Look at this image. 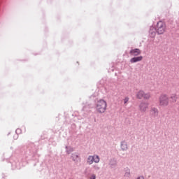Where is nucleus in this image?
Masks as SVG:
<instances>
[{
    "instance_id": "f257e3e1",
    "label": "nucleus",
    "mask_w": 179,
    "mask_h": 179,
    "mask_svg": "<svg viewBox=\"0 0 179 179\" xmlns=\"http://www.w3.org/2000/svg\"><path fill=\"white\" fill-rule=\"evenodd\" d=\"M155 30L157 34H164V33H166V30H167L166 22L159 21L155 26Z\"/></svg>"
},
{
    "instance_id": "f03ea898",
    "label": "nucleus",
    "mask_w": 179,
    "mask_h": 179,
    "mask_svg": "<svg viewBox=\"0 0 179 179\" xmlns=\"http://www.w3.org/2000/svg\"><path fill=\"white\" fill-rule=\"evenodd\" d=\"M169 103V96L166 94H162L158 99V104L160 107H167Z\"/></svg>"
},
{
    "instance_id": "7ed1b4c3",
    "label": "nucleus",
    "mask_w": 179,
    "mask_h": 179,
    "mask_svg": "<svg viewBox=\"0 0 179 179\" xmlns=\"http://www.w3.org/2000/svg\"><path fill=\"white\" fill-rule=\"evenodd\" d=\"M96 111L98 113H106L107 110V102L104 99H101L96 103Z\"/></svg>"
},
{
    "instance_id": "20e7f679",
    "label": "nucleus",
    "mask_w": 179,
    "mask_h": 179,
    "mask_svg": "<svg viewBox=\"0 0 179 179\" xmlns=\"http://www.w3.org/2000/svg\"><path fill=\"white\" fill-rule=\"evenodd\" d=\"M136 99H138V100H142V99H144V100H149L150 99V93H145L143 90L138 91L136 94Z\"/></svg>"
},
{
    "instance_id": "39448f33",
    "label": "nucleus",
    "mask_w": 179,
    "mask_h": 179,
    "mask_svg": "<svg viewBox=\"0 0 179 179\" xmlns=\"http://www.w3.org/2000/svg\"><path fill=\"white\" fill-rule=\"evenodd\" d=\"M100 157L99 155L89 156L87 159V163L88 164H93V163H99Z\"/></svg>"
},
{
    "instance_id": "423d86ee",
    "label": "nucleus",
    "mask_w": 179,
    "mask_h": 179,
    "mask_svg": "<svg viewBox=\"0 0 179 179\" xmlns=\"http://www.w3.org/2000/svg\"><path fill=\"white\" fill-rule=\"evenodd\" d=\"M139 107H140V110L142 113H145V111H148V109L149 108V106L146 103H141Z\"/></svg>"
},
{
    "instance_id": "0eeeda50",
    "label": "nucleus",
    "mask_w": 179,
    "mask_h": 179,
    "mask_svg": "<svg viewBox=\"0 0 179 179\" xmlns=\"http://www.w3.org/2000/svg\"><path fill=\"white\" fill-rule=\"evenodd\" d=\"M141 50H139L138 48L132 49L131 50H130V55L133 57H138V55H141Z\"/></svg>"
},
{
    "instance_id": "6e6552de",
    "label": "nucleus",
    "mask_w": 179,
    "mask_h": 179,
    "mask_svg": "<svg viewBox=\"0 0 179 179\" xmlns=\"http://www.w3.org/2000/svg\"><path fill=\"white\" fill-rule=\"evenodd\" d=\"M142 59H143V57L142 56H138L136 57H133L130 59V62L131 64H135V62H139L141 61H142Z\"/></svg>"
},
{
    "instance_id": "1a4fd4ad",
    "label": "nucleus",
    "mask_w": 179,
    "mask_h": 179,
    "mask_svg": "<svg viewBox=\"0 0 179 179\" xmlns=\"http://www.w3.org/2000/svg\"><path fill=\"white\" fill-rule=\"evenodd\" d=\"M150 113L151 114H152L153 115H157V114H159V110L157 108H152L150 110Z\"/></svg>"
},
{
    "instance_id": "9d476101",
    "label": "nucleus",
    "mask_w": 179,
    "mask_h": 179,
    "mask_svg": "<svg viewBox=\"0 0 179 179\" xmlns=\"http://www.w3.org/2000/svg\"><path fill=\"white\" fill-rule=\"evenodd\" d=\"M171 99L172 100V101L173 103H176V101H177V95L176 94H173L171 96Z\"/></svg>"
},
{
    "instance_id": "9b49d317",
    "label": "nucleus",
    "mask_w": 179,
    "mask_h": 179,
    "mask_svg": "<svg viewBox=\"0 0 179 179\" xmlns=\"http://www.w3.org/2000/svg\"><path fill=\"white\" fill-rule=\"evenodd\" d=\"M72 157H73V162H76V160L79 159V155H78L77 154H73Z\"/></svg>"
},
{
    "instance_id": "f8f14e48",
    "label": "nucleus",
    "mask_w": 179,
    "mask_h": 179,
    "mask_svg": "<svg viewBox=\"0 0 179 179\" xmlns=\"http://www.w3.org/2000/svg\"><path fill=\"white\" fill-rule=\"evenodd\" d=\"M121 148H122V149H123V150H125L128 148V147L127 146V144H125V143H122Z\"/></svg>"
},
{
    "instance_id": "ddd939ff",
    "label": "nucleus",
    "mask_w": 179,
    "mask_h": 179,
    "mask_svg": "<svg viewBox=\"0 0 179 179\" xmlns=\"http://www.w3.org/2000/svg\"><path fill=\"white\" fill-rule=\"evenodd\" d=\"M129 101V98H128V97L124 98V104H127V101Z\"/></svg>"
},
{
    "instance_id": "4468645a",
    "label": "nucleus",
    "mask_w": 179,
    "mask_h": 179,
    "mask_svg": "<svg viewBox=\"0 0 179 179\" xmlns=\"http://www.w3.org/2000/svg\"><path fill=\"white\" fill-rule=\"evenodd\" d=\"M94 170H99L100 167H99V165H94Z\"/></svg>"
},
{
    "instance_id": "2eb2a0df",
    "label": "nucleus",
    "mask_w": 179,
    "mask_h": 179,
    "mask_svg": "<svg viewBox=\"0 0 179 179\" xmlns=\"http://www.w3.org/2000/svg\"><path fill=\"white\" fill-rule=\"evenodd\" d=\"M150 36H151V37H155V36H156V32L150 31Z\"/></svg>"
},
{
    "instance_id": "dca6fc26",
    "label": "nucleus",
    "mask_w": 179,
    "mask_h": 179,
    "mask_svg": "<svg viewBox=\"0 0 179 179\" xmlns=\"http://www.w3.org/2000/svg\"><path fill=\"white\" fill-rule=\"evenodd\" d=\"M90 179H96V175H92Z\"/></svg>"
},
{
    "instance_id": "f3484780",
    "label": "nucleus",
    "mask_w": 179,
    "mask_h": 179,
    "mask_svg": "<svg viewBox=\"0 0 179 179\" xmlns=\"http://www.w3.org/2000/svg\"><path fill=\"white\" fill-rule=\"evenodd\" d=\"M70 152H73V149L71 148V150H70Z\"/></svg>"
},
{
    "instance_id": "a211bd4d",
    "label": "nucleus",
    "mask_w": 179,
    "mask_h": 179,
    "mask_svg": "<svg viewBox=\"0 0 179 179\" xmlns=\"http://www.w3.org/2000/svg\"><path fill=\"white\" fill-rule=\"evenodd\" d=\"M67 153H71V152H69V151H67Z\"/></svg>"
}]
</instances>
